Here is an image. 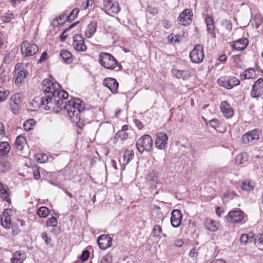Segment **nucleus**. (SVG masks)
Instances as JSON below:
<instances>
[{
    "label": "nucleus",
    "instance_id": "obj_1",
    "mask_svg": "<svg viewBox=\"0 0 263 263\" xmlns=\"http://www.w3.org/2000/svg\"><path fill=\"white\" fill-rule=\"evenodd\" d=\"M60 88V85L57 82L50 79H44L42 82V89L45 96L41 98L40 107L45 110L55 109V106L61 107L63 100L67 99L68 94Z\"/></svg>",
    "mask_w": 263,
    "mask_h": 263
},
{
    "label": "nucleus",
    "instance_id": "obj_2",
    "mask_svg": "<svg viewBox=\"0 0 263 263\" xmlns=\"http://www.w3.org/2000/svg\"><path fill=\"white\" fill-rule=\"evenodd\" d=\"M62 109L67 111L72 122L78 123L81 119V114L84 110V104L80 99L75 98L68 101L65 104L63 102L61 107L55 106V109L53 110L60 112Z\"/></svg>",
    "mask_w": 263,
    "mask_h": 263
},
{
    "label": "nucleus",
    "instance_id": "obj_3",
    "mask_svg": "<svg viewBox=\"0 0 263 263\" xmlns=\"http://www.w3.org/2000/svg\"><path fill=\"white\" fill-rule=\"evenodd\" d=\"M99 63L104 68L114 69L117 66V61L112 55L106 52H101L99 56Z\"/></svg>",
    "mask_w": 263,
    "mask_h": 263
},
{
    "label": "nucleus",
    "instance_id": "obj_4",
    "mask_svg": "<svg viewBox=\"0 0 263 263\" xmlns=\"http://www.w3.org/2000/svg\"><path fill=\"white\" fill-rule=\"evenodd\" d=\"M261 135V130L255 128L246 133L241 137V142L244 144L253 145L260 138Z\"/></svg>",
    "mask_w": 263,
    "mask_h": 263
},
{
    "label": "nucleus",
    "instance_id": "obj_5",
    "mask_svg": "<svg viewBox=\"0 0 263 263\" xmlns=\"http://www.w3.org/2000/svg\"><path fill=\"white\" fill-rule=\"evenodd\" d=\"M153 145L152 137L148 135H145L139 138L136 142V146L138 151L141 153L148 152Z\"/></svg>",
    "mask_w": 263,
    "mask_h": 263
},
{
    "label": "nucleus",
    "instance_id": "obj_6",
    "mask_svg": "<svg viewBox=\"0 0 263 263\" xmlns=\"http://www.w3.org/2000/svg\"><path fill=\"white\" fill-rule=\"evenodd\" d=\"M204 57L203 47L200 44L196 45L190 53V59L193 63H201Z\"/></svg>",
    "mask_w": 263,
    "mask_h": 263
},
{
    "label": "nucleus",
    "instance_id": "obj_7",
    "mask_svg": "<svg viewBox=\"0 0 263 263\" xmlns=\"http://www.w3.org/2000/svg\"><path fill=\"white\" fill-rule=\"evenodd\" d=\"M39 50L37 45L28 41H24L21 46V52L24 57L34 55Z\"/></svg>",
    "mask_w": 263,
    "mask_h": 263
},
{
    "label": "nucleus",
    "instance_id": "obj_8",
    "mask_svg": "<svg viewBox=\"0 0 263 263\" xmlns=\"http://www.w3.org/2000/svg\"><path fill=\"white\" fill-rule=\"evenodd\" d=\"M218 84L227 89H231L240 84L239 80L236 77H220L217 80Z\"/></svg>",
    "mask_w": 263,
    "mask_h": 263
},
{
    "label": "nucleus",
    "instance_id": "obj_9",
    "mask_svg": "<svg viewBox=\"0 0 263 263\" xmlns=\"http://www.w3.org/2000/svg\"><path fill=\"white\" fill-rule=\"evenodd\" d=\"M101 9L109 15L117 13L120 10L118 3H112L111 0H104Z\"/></svg>",
    "mask_w": 263,
    "mask_h": 263
},
{
    "label": "nucleus",
    "instance_id": "obj_10",
    "mask_svg": "<svg viewBox=\"0 0 263 263\" xmlns=\"http://www.w3.org/2000/svg\"><path fill=\"white\" fill-rule=\"evenodd\" d=\"M72 46L76 51L79 52H84L87 50L84 37L78 34H75L73 37Z\"/></svg>",
    "mask_w": 263,
    "mask_h": 263
},
{
    "label": "nucleus",
    "instance_id": "obj_11",
    "mask_svg": "<svg viewBox=\"0 0 263 263\" xmlns=\"http://www.w3.org/2000/svg\"><path fill=\"white\" fill-rule=\"evenodd\" d=\"M192 17V10L190 9H186L180 13L177 21L180 24L185 26L191 23Z\"/></svg>",
    "mask_w": 263,
    "mask_h": 263
},
{
    "label": "nucleus",
    "instance_id": "obj_12",
    "mask_svg": "<svg viewBox=\"0 0 263 263\" xmlns=\"http://www.w3.org/2000/svg\"><path fill=\"white\" fill-rule=\"evenodd\" d=\"M263 95V79H258L252 85L251 96L254 98H258Z\"/></svg>",
    "mask_w": 263,
    "mask_h": 263
},
{
    "label": "nucleus",
    "instance_id": "obj_13",
    "mask_svg": "<svg viewBox=\"0 0 263 263\" xmlns=\"http://www.w3.org/2000/svg\"><path fill=\"white\" fill-rule=\"evenodd\" d=\"M244 217L243 213L240 210L230 211L227 218L228 221L233 223H241Z\"/></svg>",
    "mask_w": 263,
    "mask_h": 263
},
{
    "label": "nucleus",
    "instance_id": "obj_14",
    "mask_svg": "<svg viewBox=\"0 0 263 263\" xmlns=\"http://www.w3.org/2000/svg\"><path fill=\"white\" fill-rule=\"evenodd\" d=\"M155 146L159 149H165L168 140L167 135L163 132H159L156 135Z\"/></svg>",
    "mask_w": 263,
    "mask_h": 263
},
{
    "label": "nucleus",
    "instance_id": "obj_15",
    "mask_svg": "<svg viewBox=\"0 0 263 263\" xmlns=\"http://www.w3.org/2000/svg\"><path fill=\"white\" fill-rule=\"evenodd\" d=\"M11 213V210L7 209L0 216L2 225L5 229H9L12 226L10 218Z\"/></svg>",
    "mask_w": 263,
    "mask_h": 263
},
{
    "label": "nucleus",
    "instance_id": "obj_16",
    "mask_svg": "<svg viewBox=\"0 0 263 263\" xmlns=\"http://www.w3.org/2000/svg\"><path fill=\"white\" fill-rule=\"evenodd\" d=\"M220 111L226 118L229 119L234 115V110L231 105L226 101H222L220 104Z\"/></svg>",
    "mask_w": 263,
    "mask_h": 263
},
{
    "label": "nucleus",
    "instance_id": "obj_17",
    "mask_svg": "<svg viewBox=\"0 0 263 263\" xmlns=\"http://www.w3.org/2000/svg\"><path fill=\"white\" fill-rule=\"evenodd\" d=\"M103 85L107 87L112 93H118L119 83L117 81L112 78H106L103 81Z\"/></svg>",
    "mask_w": 263,
    "mask_h": 263
},
{
    "label": "nucleus",
    "instance_id": "obj_18",
    "mask_svg": "<svg viewBox=\"0 0 263 263\" xmlns=\"http://www.w3.org/2000/svg\"><path fill=\"white\" fill-rule=\"evenodd\" d=\"M182 219L181 212L177 209L174 210L171 213V223L174 228H178L180 225Z\"/></svg>",
    "mask_w": 263,
    "mask_h": 263
},
{
    "label": "nucleus",
    "instance_id": "obj_19",
    "mask_svg": "<svg viewBox=\"0 0 263 263\" xmlns=\"http://www.w3.org/2000/svg\"><path fill=\"white\" fill-rule=\"evenodd\" d=\"M112 239L108 235H102L98 238V243L102 250H105L111 245Z\"/></svg>",
    "mask_w": 263,
    "mask_h": 263
},
{
    "label": "nucleus",
    "instance_id": "obj_20",
    "mask_svg": "<svg viewBox=\"0 0 263 263\" xmlns=\"http://www.w3.org/2000/svg\"><path fill=\"white\" fill-rule=\"evenodd\" d=\"M172 74L174 77L178 79L186 80L191 77L192 72L189 70H179L174 68L172 70Z\"/></svg>",
    "mask_w": 263,
    "mask_h": 263
},
{
    "label": "nucleus",
    "instance_id": "obj_21",
    "mask_svg": "<svg viewBox=\"0 0 263 263\" xmlns=\"http://www.w3.org/2000/svg\"><path fill=\"white\" fill-rule=\"evenodd\" d=\"M26 257V252L22 251H16L12 254L11 262V263H23Z\"/></svg>",
    "mask_w": 263,
    "mask_h": 263
},
{
    "label": "nucleus",
    "instance_id": "obj_22",
    "mask_svg": "<svg viewBox=\"0 0 263 263\" xmlns=\"http://www.w3.org/2000/svg\"><path fill=\"white\" fill-rule=\"evenodd\" d=\"M205 23L207 27V32L211 34V37L214 39L215 38L216 33L215 31V26L212 17L206 16L205 18Z\"/></svg>",
    "mask_w": 263,
    "mask_h": 263
},
{
    "label": "nucleus",
    "instance_id": "obj_23",
    "mask_svg": "<svg viewBox=\"0 0 263 263\" xmlns=\"http://www.w3.org/2000/svg\"><path fill=\"white\" fill-rule=\"evenodd\" d=\"M0 195L4 201L8 203L11 202L9 189L7 185H4L1 182H0Z\"/></svg>",
    "mask_w": 263,
    "mask_h": 263
},
{
    "label": "nucleus",
    "instance_id": "obj_24",
    "mask_svg": "<svg viewBox=\"0 0 263 263\" xmlns=\"http://www.w3.org/2000/svg\"><path fill=\"white\" fill-rule=\"evenodd\" d=\"M248 44L247 39L243 38L233 42L232 47L235 50L240 51L243 50Z\"/></svg>",
    "mask_w": 263,
    "mask_h": 263
},
{
    "label": "nucleus",
    "instance_id": "obj_25",
    "mask_svg": "<svg viewBox=\"0 0 263 263\" xmlns=\"http://www.w3.org/2000/svg\"><path fill=\"white\" fill-rule=\"evenodd\" d=\"M205 226L210 231L215 232L218 230L219 227V223L215 220L210 218H207L205 220Z\"/></svg>",
    "mask_w": 263,
    "mask_h": 263
},
{
    "label": "nucleus",
    "instance_id": "obj_26",
    "mask_svg": "<svg viewBox=\"0 0 263 263\" xmlns=\"http://www.w3.org/2000/svg\"><path fill=\"white\" fill-rule=\"evenodd\" d=\"M97 27V23L95 22H91L89 24L85 30V35L87 38H91L96 31Z\"/></svg>",
    "mask_w": 263,
    "mask_h": 263
},
{
    "label": "nucleus",
    "instance_id": "obj_27",
    "mask_svg": "<svg viewBox=\"0 0 263 263\" xmlns=\"http://www.w3.org/2000/svg\"><path fill=\"white\" fill-rule=\"evenodd\" d=\"M256 239L254 238V234L253 233L242 234L240 238L241 244L246 245L253 242H255Z\"/></svg>",
    "mask_w": 263,
    "mask_h": 263
},
{
    "label": "nucleus",
    "instance_id": "obj_28",
    "mask_svg": "<svg viewBox=\"0 0 263 263\" xmlns=\"http://www.w3.org/2000/svg\"><path fill=\"white\" fill-rule=\"evenodd\" d=\"M28 74V71L26 69H22L18 71L15 81V85L17 86H20Z\"/></svg>",
    "mask_w": 263,
    "mask_h": 263
},
{
    "label": "nucleus",
    "instance_id": "obj_29",
    "mask_svg": "<svg viewBox=\"0 0 263 263\" xmlns=\"http://www.w3.org/2000/svg\"><path fill=\"white\" fill-rule=\"evenodd\" d=\"M11 149L10 144L7 142H1L0 143V158L6 156Z\"/></svg>",
    "mask_w": 263,
    "mask_h": 263
},
{
    "label": "nucleus",
    "instance_id": "obj_30",
    "mask_svg": "<svg viewBox=\"0 0 263 263\" xmlns=\"http://www.w3.org/2000/svg\"><path fill=\"white\" fill-rule=\"evenodd\" d=\"M60 56L63 61L67 64H70L73 62V57L71 53L66 50H62L60 52Z\"/></svg>",
    "mask_w": 263,
    "mask_h": 263
},
{
    "label": "nucleus",
    "instance_id": "obj_31",
    "mask_svg": "<svg viewBox=\"0 0 263 263\" xmlns=\"http://www.w3.org/2000/svg\"><path fill=\"white\" fill-rule=\"evenodd\" d=\"M26 138L22 136H18L15 140V148L17 150L22 151L24 148V145L26 143Z\"/></svg>",
    "mask_w": 263,
    "mask_h": 263
},
{
    "label": "nucleus",
    "instance_id": "obj_32",
    "mask_svg": "<svg viewBox=\"0 0 263 263\" xmlns=\"http://www.w3.org/2000/svg\"><path fill=\"white\" fill-rule=\"evenodd\" d=\"M255 76V70L253 68H248L241 74V77L244 79H250L254 78Z\"/></svg>",
    "mask_w": 263,
    "mask_h": 263
},
{
    "label": "nucleus",
    "instance_id": "obj_33",
    "mask_svg": "<svg viewBox=\"0 0 263 263\" xmlns=\"http://www.w3.org/2000/svg\"><path fill=\"white\" fill-rule=\"evenodd\" d=\"M134 154L133 151L126 150L123 155V163L125 165L127 164L129 161L134 158Z\"/></svg>",
    "mask_w": 263,
    "mask_h": 263
},
{
    "label": "nucleus",
    "instance_id": "obj_34",
    "mask_svg": "<svg viewBox=\"0 0 263 263\" xmlns=\"http://www.w3.org/2000/svg\"><path fill=\"white\" fill-rule=\"evenodd\" d=\"M255 186V183L253 181L246 180L241 184V187L244 191H250L252 190Z\"/></svg>",
    "mask_w": 263,
    "mask_h": 263
},
{
    "label": "nucleus",
    "instance_id": "obj_35",
    "mask_svg": "<svg viewBox=\"0 0 263 263\" xmlns=\"http://www.w3.org/2000/svg\"><path fill=\"white\" fill-rule=\"evenodd\" d=\"M262 18L259 13L253 15L252 17V24L255 25L256 28H258L262 23Z\"/></svg>",
    "mask_w": 263,
    "mask_h": 263
},
{
    "label": "nucleus",
    "instance_id": "obj_36",
    "mask_svg": "<svg viewBox=\"0 0 263 263\" xmlns=\"http://www.w3.org/2000/svg\"><path fill=\"white\" fill-rule=\"evenodd\" d=\"M49 211L47 208L45 206L40 207L37 212V214L40 217L46 218L49 215Z\"/></svg>",
    "mask_w": 263,
    "mask_h": 263
},
{
    "label": "nucleus",
    "instance_id": "obj_37",
    "mask_svg": "<svg viewBox=\"0 0 263 263\" xmlns=\"http://www.w3.org/2000/svg\"><path fill=\"white\" fill-rule=\"evenodd\" d=\"M35 121L34 119H29L24 122L23 126L25 130L29 131L35 126Z\"/></svg>",
    "mask_w": 263,
    "mask_h": 263
},
{
    "label": "nucleus",
    "instance_id": "obj_38",
    "mask_svg": "<svg viewBox=\"0 0 263 263\" xmlns=\"http://www.w3.org/2000/svg\"><path fill=\"white\" fill-rule=\"evenodd\" d=\"M236 163L237 164H244L247 161V156L246 154H240L236 157Z\"/></svg>",
    "mask_w": 263,
    "mask_h": 263
},
{
    "label": "nucleus",
    "instance_id": "obj_39",
    "mask_svg": "<svg viewBox=\"0 0 263 263\" xmlns=\"http://www.w3.org/2000/svg\"><path fill=\"white\" fill-rule=\"evenodd\" d=\"M20 99L21 94L19 93H16L11 97L9 103H13L19 105V103L21 102Z\"/></svg>",
    "mask_w": 263,
    "mask_h": 263
},
{
    "label": "nucleus",
    "instance_id": "obj_40",
    "mask_svg": "<svg viewBox=\"0 0 263 263\" xmlns=\"http://www.w3.org/2000/svg\"><path fill=\"white\" fill-rule=\"evenodd\" d=\"M10 163L6 161H2L0 162V171L5 172L8 171L10 168Z\"/></svg>",
    "mask_w": 263,
    "mask_h": 263
},
{
    "label": "nucleus",
    "instance_id": "obj_41",
    "mask_svg": "<svg viewBox=\"0 0 263 263\" xmlns=\"http://www.w3.org/2000/svg\"><path fill=\"white\" fill-rule=\"evenodd\" d=\"M221 25L227 30L230 32L232 28V25L230 21L224 20L221 21Z\"/></svg>",
    "mask_w": 263,
    "mask_h": 263
},
{
    "label": "nucleus",
    "instance_id": "obj_42",
    "mask_svg": "<svg viewBox=\"0 0 263 263\" xmlns=\"http://www.w3.org/2000/svg\"><path fill=\"white\" fill-rule=\"evenodd\" d=\"M79 12V10L78 8L74 9L69 14L68 16H67V21L68 22H71L73 21L74 18L77 16L78 13Z\"/></svg>",
    "mask_w": 263,
    "mask_h": 263
},
{
    "label": "nucleus",
    "instance_id": "obj_43",
    "mask_svg": "<svg viewBox=\"0 0 263 263\" xmlns=\"http://www.w3.org/2000/svg\"><path fill=\"white\" fill-rule=\"evenodd\" d=\"M180 36L178 35H175L174 34H171L168 37V41L171 44H176L179 42Z\"/></svg>",
    "mask_w": 263,
    "mask_h": 263
},
{
    "label": "nucleus",
    "instance_id": "obj_44",
    "mask_svg": "<svg viewBox=\"0 0 263 263\" xmlns=\"http://www.w3.org/2000/svg\"><path fill=\"white\" fill-rule=\"evenodd\" d=\"M233 59L234 61V62L235 63L236 65L239 67V68H242L243 67V62L240 59V57L238 55H233Z\"/></svg>",
    "mask_w": 263,
    "mask_h": 263
},
{
    "label": "nucleus",
    "instance_id": "obj_45",
    "mask_svg": "<svg viewBox=\"0 0 263 263\" xmlns=\"http://www.w3.org/2000/svg\"><path fill=\"white\" fill-rule=\"evenodd\" d=\"M162 233V229L159 225L154 226L153 230V236L154 237H159L160 234Z\"/></svg>",
    "mask_w": 263,
    "mask_h": 263
},
{
    "label": "nucleus",
    "instance_id": "obj_46",
    "mask_svg": "<svg viewBox=\"0 0 263 263\" xmlns=\"http://www.w3.org/2000/svg\"><path fill=\"white\" fill-rule=\"evenodd\" d=\"M58 224V220L56 218L54 217H51L49 218L46 222V226L47 227H55Z\"/></svg>",
    "mask_w": 263,
    "mask_h": 263
},
{
    "label": "nucleus",
    "instance_id": "obj_47",
    "mask_svg": "<svg viewBox=\"0 0 263 263\" xmlns=\"http://www.w3.org/2000/svg\"><path fill=\"white\" fill-rule=\"evenodd\" d=\"M37 161L40 163H44L48 160V156L46 154H37L36 156Z\"/></svg>",
    "mask_w": 263,
    "mask_h": 263
},
{
    "label": "nucleus",
    "instance_id": "obj_48",
    "mask_svg": "<svg viewBox=\"0 0 263 263\" xmlns=\"http://www.w3.org/2000/svg\"><path fill=\"white\" fill-rule=\"evenodd\" d=\"M78 23V22H76V23H74L72 24H71V25H70L66 29L64 30V31L62 33V34L61 35V37L60 38H61V41H62V42L64 41L65 40L67 37V36L66 35H65V33L68 30H69V29H70L72 28H73V27H74Z\"/></svg>",
    "mask_w": 263,
    "mask_h": 263
},
{
    "label": "nucleus",
    "instance_id": "obj_49",
    "mask_svg": "<svg viewBox=\"0 0 263 263\" xmlns=\"http://www.w3.org/2000/svg\"><path fill=\"white\" fill-rule=\"evenodd\" d=\"M220 124V123L216 119H213L209 122V126L214 129H216V128L218 127Z\"/></svg>",
    "mask_w": 263,
    "mask_h": 263
},
{
    "label": "nucleus",
    "instance_id": "obj_50",
    "mask_svg": "<svg viewBox=\"0 0 263 263\" xmlns=\"http://www.w3.org/2000/svg\"><path fill=\"white\" fill-rule=\"evenodd\" d=\"M7 77L6 70L3 66H0V79L1 81L5 82Z\"/></svg>",
    "mask_w": 263,
    "mask_h": 263
},
{
    "label": "nucleus",
    "instance_id": "obj_51",
    "mask_svg": "<svg viewBox=\"0 0 263 263\" xmlns=\"http://www.w3.org/2000/svg\"><path fill=\"white\" fill-rule=\"evenodd\" d=\"M9 95L8 90L0 91V102H3L7 99Z\"/></svg>",
    "mask_w": 263,
    "mask_h": 263
},
{
    "label": "nucleus",
    "instance_id": "obj_52",
    "mask_svg": "<svg viewBox=\"0 0 263 263\" xmlns=\"http://www.w3.org/2000/svg\"><path fill=\"white\" fill-rule=\"evenodd\" d=\"M89 257V252L87 250H85L83 251L82 254L80 256V259L82 260V261H85Z\"/></svg>",
    "mask_w": 263,
    "mask_h": 263
},
{
    "label": "nucleus",
    "instance_id": "obj_53",
    "mask_svg": "<svg viewBox=\"0 0 263 263\" xmlns=\"http://www.w3.org/2000/svg\"><path fill=\"white\" fill-rule=\"evenodd\" d=\"M10 107L13 114H16L18 110V104L9 103Z\"/></svg>",
    "mask_w": 263,
    "mask_h": 263
},
{
    "label": "nucleus",
    "instance_id": "obj_54",
    "mask_svg": "<svg viewBox=\"0 0 263 263\" xmlns=\"http://www.w3.org/2000/svg\"><path fill=\"white\" fill-rule=\"evenodd\" d=\"M111 257L109 255H105L100 260L99 263H110Z\"/></svg>",
    "mask_w": 263,
    "mask_h": 263
},
{
    "label": "nucleus",
    "instance_id": "obj_55",
    "mask_svg": "<svg viewBox=\"0 0 263 263\" xmlns=\"http://www.w3.org/2000/svg\"><path fill=\"white\" fill-rule=\"evenodd\" d=\"M13 59V55H11L10 53H8L6 54L3 61L6 63H9L12 61Z\"/></svg>",
    "mask_w": 263,
    "mask_h": 263
},
{
    "label": "nucleus",
    "instance_id": "obj_56",
    "mask_svg": "<svg viewBox=\"0 0 263 263\" xmlns=\"http://www.w3.org/2000/svg\"><path fill=\"white\" fill-rule=\"evenodd\" d=\"M33 176L35 180H39L41 178L39 169L36 167H35L33 170Z\"/></svg>",
    "mask_w": 263,
    "mask_h": 263
},
{
    "label": "nucleus",
    "instance_id": "obj_57",
    "mask_svg": "<svg viewBox=\"0 0 263 263\" xmlns=\"http://www.w3.org/2000/svg\"><path fill=\"white\" fill-rule=\"evenodd\" d=\"M5 134V132L4 125L2 123L0 122V142L4 138Z\"/></svg>",
    "mask_w": 263,
    "mask_h": 263
},
{
    "label": "nucleus",
    "instance_id": "obj_58",
    "mask_svg": "<svg viewBox=\"0 0 263 263\" xmlns=\"http://www.w3.org/2000/svg\"><path fill=\"white\" fill-rule=\"evenodd\" d=\"M47 56H48V55H47V52H45H45H44L42 54V55H41V57H40V60H39V61H38V62H37V63H43V62H45V61L47 60Z\"/></svg>",
    "mask_w": 263,
    "mask_h": 263
},
{
    "label": "nucleus",
    "instance_id": "obj_59",
    "mask_svg": "<svg viewBox=\"0 0 263 263\" xmlns=\"http://www.w3.org/2000/svg\"><path fill=\"white\" fill-rule=\"evenodd\" d=\"M162 22L163 26L166 29L170 28L172 26L171 22L166 20H162Z\"/></svg>",
    "mask_w": 263,
    "mask_h": 263
},
{
    "label": "nucleus",
    "instance_id": "obj_60",
    "mask_svg": "<svg viewBox=\"0 0 263 263\" xmlns=\"http://www.w3.org/2000/svg\"><path fill=\"white\" fill-rule=\"evenodd\" d=\"M42 238L47 245H48L50 242L51 239L48 238L47 234L46 233L42 234Z\"/></svg>",
    "mask_w": 263,
    "mask_h": 263
},
{
    "label": "nucleus",
    "instance_id": "obj_61",
    "mask_svg": "<svg viewBox=\"0 0 263 263\" xmlns=\"http://www.w3.org/2000/svg\"><path fill=\"white\" fill-rule=\"evenodd\" d=\"M60 24L61 23L59 21V18H54L51 23V25L54 27H58Z\"/></svg>",
    "mask_w": 263,
    "mask_h": 263
},
{
    "label": "nucleus",
    "instance_id": "obj_62",
    "mask_svg": "<svg viewBox=\"0 0 263 263\" xmlns=\"http://www.w3.org/2000/svg\"><path fill=\"white\" fill-rule=\"evenodd\" d=\"M135 124L137 126V127L139 129H141L143 128V125L142 124V123L139 121V120H135Z\"/></svg>",
    "mask_w": 263,
    "mask_h": 263
},
{
    "label": "nucleus",
    "instance_id": "obj_63",
    "mask_svg": "<svg viewBox=\"0 0 263 263\" xmlns=\"http://www.w3.org/2000/svg\"><path fill=\"white\" fill-rule=\"evenodd\" d=\"M255 239L256 240H257L259 243L263 244V233L257 235V239Z\"/></svg>",
    "mask_w": 263,
    "mask_h": 263
},
{
    "label": "nucleus",
    "instance_id": "obj_64",
    "mask_svg": "<svg viewBox=\"0 0 263 263\" xmlns=\"http://www.w3.org/2000/svg\"><path fill=\"white\" fill-rule=\"evenodd\" d=\"M210 263H226L225 260L222 259H217L213 260Z\"/></svg>",
    "mask_w": 263,
    "mask_h": 263
}]
</instances>
